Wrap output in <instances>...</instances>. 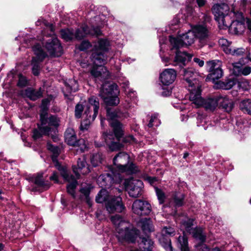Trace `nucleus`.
<instances>
[{
	"label": "nucleus",
	"mask_w": 251,
	"mask_h": 251,
	"mask_svg": "<svg viewBox=\"0 0 251 251\" xmlns=\"http://www.w3.org/2000/svg\"><path fill=\"white\" fill-rule=\"evenodd\" d=\"M37 26H41L43 38L37 39H26L25 42L28 46L34 44L32 50L35 56L32 60V73L35 75L39 74L40 63L48 55L51 57H59L63 53L62 47L60 41L54 34V28L52 24L49 23L43 19H40L36 22Z\"/></svg>",
	"instance_id": "nucleus-1"
},
{
	"label": "nucleus",
	"mask_w": 251,
	"mask_h": 251,
	"mask_svg": "<svg viewBox=\"0 0 251 251\" xmlns=\"http://www.w3.org/2000/svg\"><path fill=\"white\" fill-rule=\"evenodd\" d=\"M50 100L44 99L41 105L40 113L41 125L38 126V129H34L32 137L34 140L41 138L43 135L50 136L54 142H57L58 137L57 134V127L59 125V121L54 116L48 117L47 113Z\"/></svg>",
	"instance_id": "nucleus-2"
},
{
	"label": "nucleus",
	"mask_w": 251,
	"mask_h": 251,
	"mask_svg": "<svg viewBox=\"0 0 251 251\" xmlns=\"http://www.w3.org/2000/svg\"><path fill=\"white\" fill-rule=\"evenodd\" d=\"M196 38L192 29L189 30L186 33L179 35L177 37L170 36L169 41L172 46L171 50H175L176 56L172 64L175 66H178L182 69L186 65V62L192 58V55L186 52H181L178 49L184 46H190L194 43Z\"/></svg>",
	"instance_id": "nucleus-3"
},
{
	"label": "nucleus",
	"mask_w": 251,
	"mask_h": 251,
	"mask_svg": "<svg viewBox=\"0 0 251 251\" xmlns=\"http://www.w3.org/2000/svg\"><path fill=\"white\" fill-rule=\"evenodd\" d=\"M123 113L119 109H107V120L114 134L112 133H105L104 138L106 145L111 151H117L123 147L120 143L121 137L123 135V126L116 118H121Z\"/></svg>",
	"instance_id": "nucleus-4"
},
{
	"label": "nucleus",
	"mask_w": 251,
	"mask_h": 251,
	"mask_svg": "<svg viewBox=\"0 0 251 251\" xmlns=\"http://www.w3.org/2000/svg\"><path fill=\"white\" fill-rule=\"evenodd\" d=\"M100 107L98 99L94 96L90 97L87 105L84 106L81 103H78L75 107V118H80L84 110V120L81 123L80 128L82 130L87 129L91 123L96 118Z\"/></svg>",
	"instance_id": "nucleus-5"
},
{
	"label": "nucleus",
	"mask_w": 251,
	"mask_h": 251,
	"mask_svg": "<svg viewBox=\"0 0 251 251\" xmlns=\"http://www.w3.org/2000/svg\"><path fill=\"white\" fill-rule=\"evenodd\" d=\"M111 220L116 226V236L119 241L131 243L135 241L139 234L138 230L130 228L129 223L123 220L122 217L119 215L112 216Z\"/></svg>",
	"instance_id": "nucleus-6"
},
{
	"label": "nucleus",
	"mask_w": 251,
	"mask_h": 251,
	"mask_svg": "<svg viewBox=\"0 0 251 251\" xmlns=\"http://www.w3.org/2000/svg\"><path fill=\"white\" fill-rule=\"evenodd\" d=\"M110 46V42L107 39H99L94 45L92 61L96 65L106 64L107 57L105 53L108 51Z\"/></svg>",
	"instance_id": "nucleus-7"
},
{
	"label": "nucleus",
	"mask_w": 251,
	"mask_h": 251,
	"mask_svg": "<svg viewBox=\"0 0 251 251\" xmlns=\"http://www.w3.org/2000/svg\"><path fill=\"white\" fill-rule=\"evenodd\" d=\"M215 20L218 22L219 27L222 29L228 28L230 22V15L233 11L229 12V8L226 3L214 4L212 8Z\"/></svg>",
	"instance_id": "nucleus-8"
},
{
	"label": "nucleus",
	"mask_w": 251,
	"mask_h": 251,
	"mask_svg": "<svg viewBox=\"0 0 251 251\" xmlns=\"http://www.w3.org/2000/svg\"><path fill=\"white\" fill-rule=\"evenodd\" d=\"M201 89L196 90L195 93L192 92L190 95V100L195 104L196 107L202 106L206 110L213 111L218 105L219 95L202 99L201 96Z\"/></svg>",
	"instance_id": "nucleus-9"
},
{
	"label": "nucleus",
	"mask_w": 251,
	"mask_h": 251,
	"mask_svg": "<svg viewBox=\"0 0 251 251\" xmlns=\"http://www.w3.org/2000/svg\"><path fill=\"white\" fill-rule=\"evenodd\" d=\"M52 162L54 166L60 172L61 175L63 178L70 183L67 186V192L75 198V189L77 185L76 178L73 176L70 175L66 166L62 165L58 161L57 158H52Z\"/></svg>",
	"instance_id": "nucleus-10"
},
{
	"label": "nucleus",
	"mask_w": 251,
	"mask_h": 251,
	"mask_svg": "<svg viewBox=\"0 0 251 251\" xmlns=\"http://www.w3.org/2000/svg\"><path fill=\"white\" fill-rule=\"evenodd\" d=\"M184 79L187 83L188 89L190 92V95L192 92L195 93L196 90L201 89V85L198 79L199 73L192 68H189L182 70Z\"/></svg>",
	"instance_id": "nucleus-11"
},
{
	"label": "nucleus",
	"mask_w": 251,
	"mask_h": 251,
	"mask_svg": "<svg viewBox=\"0 0 251 251\" xmlns=\"http://www.w3.org/2000/svg\"><path fill=\"white\" fill-rule=\"evenodd\" d=\"M191 29L196 39L198 40V46L202 48L208 43L210 33L204 23L193 25Z\"/></svg>",
	"instance_id": "nucleus-12"
},
{
	"label": "nucleus",
	"mask_w": 251,
	"mask_h": 251,
	"mask_svg": "<svg viewBox=\"0 0 251 251\" xmlns=\"http://www.w3.org/2000/svg\"><path fill=\"white\" fill-rule=\"evenodd\" d=\"M233 14L236 20L231 22L230 20L229 25L227 28L230 33L240 35L242 34L245 29V19L243 17V13L241 12L233 11Z\"/></svg>",
	"instance_id": "nucleus-13"
},
{
	"label": "nucleus",
	"mask_w": 251,
	"mask_h": 251,
	"mask_svg": "<svg viewBox=\"0 0 251 251\" xmlns=\"http://www.w3.org/2000/svg\"><path fill=\"white\" fill-rule=\"evenodd\" d=\"M125 186L131 197L138 198L142 194L143 183L141 180L133 178L127 179L125 182Z\"/></svg>",
	"instance_id": "nucleus-14"
},
{
	"label": "nucleus",
	"mask_w": 251,
	"mask_h": 251,
	"mask_svg": "<svg viewBox=\"0 0 251 251\" xmlns=\"http://www.w3.org/2000/svg\"><path fill=\"white\" fill-rule=\"evenodd\" d=\"M194 220L193 219H188L184 220L181 223V228L185 231L192 235L195 239L199 240L201 242H204L205 240V235L203 233V231L201 227H193Z\"/></svg>",
	"instance_id": "nucleus-15"
},
{
	"label": "nucleus",
	"mask_w": 251,
	"mask_h": 251,
	"mask_svg": "<svg viewBox=\"0 0 251 251\" xmlns=\"http://www.w3.org/2000/svg\"><path fill=\"white\" fill-rule=\"evenodd\" d=\"M106 210L109 213H121L125 208L120 197H111L105 203Z\"/></svg>",
	"instance_id": "nucleus-16"
},
{
	"label": "nucleus",
	"mask_w": 251,
	"mask_h": 251,
	"mask_svg": "<svg viewBox=\"0 0 251 251\" xmlns=\"http://www.w3.org/2000/svg\"><path fill=\"white\" fill-rule=\"evenodd\" d=\"M206 68L210 73V77L213 80L222 77L223 72L221 68L222 62L218 60H212L206 62Z\"/></svg>",
	"instance_id": "nucleus-17"
},
{
	"label": "nucleus",
	"mask_w": 251,
	"mask_h": 251,
	"mask_svg": "<svg viewBox=\"0 0 251 251\" xmlns=\"http://www.w3.org/2000/svg\"><path fill=\"white\" fill-rule=\"evenodd\" d=\"M132 210L137 215H147L151 212V205L146 201L136 200L132 204Z\"/></svg>",
	"instance_id": "nucleus-18"
},
{
	"label": "nucleus",
	"mask_w": 251,
	"mask_h": 251,
	"mask_svg": "<svg viewBox=\"0 0 251 251\" xmlns=\"http://www.w3.org/2000/svg\"><path fill=\"white\" fill-rule=\"evenodd\" d=\"M122 180V177L118 175L112 176L109 173L100 175L98 178V183L101 187H108L112 183L120 182Z\"/></svg>",
	"instance_id": "nucleus-19"
},
{
	"label": "nucleus",
	"mask_w": 251,
	"mask_h": 251,
	"mask_svg": "<svg viewBox=\"0 0 251 251\" xmlns=\"http://www.w3.org/2000/svg\"><path fill=\"white\" fill-rule=\"evenodd\" d=\"M88 34L96 36L100 35L101 32L99 25L95 26L93 25L91 29H89L87 25H84L80 29L76 30L75 34H74V38L80 40Z\"/></svg>",
	"instance_id": "nucleus-20"
},
{
	"label": "nucleus",
	"mask_w": 251,
	"mask_h": 251,
	"mask_svg": "<svg viewBox=\"0 0 251 251\" xmlns=\"http://www.w3.org/2000/svg\"><path fill=\"white\" fill-rule=\"evenodd\" d=\"M176 73L172 69H167L160 75L159 79L163 86H169L175 80Z\"/></svg>",
	"instance_id": "nucleus-21"
},
{
	"label": "nucleus",
	"mask_w": 251,
	"mask_h": 251,
	"mask_svg": "<svg viewBox=\"0 0 251 251\" xmlns=\"http://www.w3.org/2000/svg\"><path fill=\"white\" fill-rule=\"evenodd\" d=\"M89 159L90 158H78L77 168L73 167V171L75 174L76 178H79V173L85 175L90 172V165L87 163Z\"/></svg>",
	"instance_id": "nucleus-22"
},
{
	"label": "nucleus",
	"mask_w": 251,
	"mask_h": 251,
	"mask_svg": "<svg viewBox=\"0 0 251 251\" xmlns=\"http://www.w3.org/2000/svg\"><path fill=\"white\" fill-rule=\"evenodd\" d=\"M119 93V91L118 89V86L116 84L105 83L101 87L100 96L103 99H105L107 97L118 95Z\"/></svg>",
	"instance_id": "nucleus-23"
},
{
	"label": "nucleus",
	"mask_w": 251,
	"mask_h": 251,
	"mask_svg": "<svg viewBox=\"0 0 251 251\" xmlns=\"http://www.w3.org/2000/svg\"><path fill=\"white\" fill-rule=\"evenodd\" d=\"M117 158H113V164L117 166V169L122 173H125L127 174L130 175L136 173L138 171V168L132 162L128 161L127 164L122 165L117 164L116 162Z\"/></svg>",
	"instance_id": "nucleus-24"
},
{
	"label": "nucleus",
	"mask_w": 251,
	"mask_h": 251,
	"mask_svg": "<svg viewBox=\"0 0 251 251\" xmlns=\"http://www.w3.org/2000/svg\"><path fill=\"white\" fill-rule=\"evenodd\" d=\"M194 10L192 5H187L184 9L181 10V13L178 14L172 22V25H176L182 21H186L187 18L194 15Z\"/></svg>",
	"instance_id": "nucleus-25"
},
{
	"label": "nucleus",
	"mask_w": 251,
	"mask_h": 251,
	"mask_svg": "<svg viewBox=\"0 0 251 251\" xmlns=\"http://www.w3.org/2000/svg\"><path fill=\"white\" fill-rule=\"evenodd\" d=\"M93 63L95 66L92 67L90 71V73L92 76L95 77H100L104 79L109 77L110 73L105 67L102 66V64L96 65L94 62Z\"/></svg>",
	"instance_id": "nucleus-26"
},
{
	"label": "nucleus",
	"mask_w": 251,
	"mask_h": 251,
	"mask_svg": "<svg viewBox=\"0 0 251 251\" xmlns=\"http://www.w3.org/2000/svg\"><path fill=\"white\" fill-rule=\"evenodd\" d=\"M34 185L31 191L33 192H42L48 189L50 185L47 182H45L42 176H37L34 179Z\"/></svg>",
	"instance_id": "nucleus-27"
},
{
	"label": "nucleus",
	"mask_w": 251,
	"mask_h": 251,
	"mask_svg": "<svg viewBox=\"0 0 251 251\" xmlns=\"http://www.w3.org/2000/svg\"><path fill=\"white\" fill-rule=\"evenodd\" d=\"M218 104L220 107L227 112H230L233 108V102L226 96L219 95Z\"/></svg>",
	"instance_id": "nucleus-28"
},
{
	"label": "nucleus",
	"mask_w": 251,
	"mask_h": 251,
	"mask_svg": "<svg viewBox=\"0 0 251 251\" xmlns=\"http://www.w3.org/2000/svg\"><path fill=\"white\" fill-rule=\"evenodd\" d=\"M65 142L69 145L75 146L77 143L75 131L72 128H68L65 133Z\"/></svg>",
	"instance_id": "nucleus-29"
},
{
	"label": "nucleus",
	"mask_w": 251,
	"mask_h": 251,
	"mask_svg": "<svg viewBox=\"0 0 251 251\" xmlns=\"http://www.w3.org/2000/svg\"><path fill=\"white\" fill-rule=\"evenodd\" d=\"M184 196L181 193H176L169 202V206L180 207L183 204Z\"/></svg>",
	"instance_id": "nucleus-30"
},
{
	"label": "nucleus",
	"mask_w": 251,
	"mask_h": 251,
	"mask_svg": "<svg viewBox=\"0 0 251 251\" xmlns=\"http://www.w3.org/2000/svg\"><path fill=\"white\" fill-rule=\"evenodd\" d=\"M24 95L30 100H35L42 96V91L41 88L37 90L28 88L25 91Z\"/></svg>",
	"instance_id": "nucleus-31"
},
{
	"label": "nucleus",
	"mask_w": 251,
	"mask_h": 251,
	"mask_svg": "<svg viewBox=\"0 0 251 251\" xmlns=\"http://www.w3.org/2000/svg\"><path fill=\"white\" fill-rule=\"evenodd\" d=\"M140 224L142 229L146 233L151 232L153 230L152 221L150 219L145 218L142 219Z\"/></svg>",
	"instance_id": "nucleus-32"
},
{
	"label": "nucleus",
	"mask_w": 251,
	"mask_h": 251,
	"mask_svg": "<svg viewBox=\"0 0 251 251\" xmlns=\"http://www.w3.org/2000/svg\"><path fill=\"white\" fill-rule=\"evenodd\" d=\"M153 245V242L148 236L142 238L140 246L144 251H150L152 248Z\"/></svg>",
	"instance_id": "nucleus-33"
},
{
	"label": "nucleus",
	"mask_w": 251,
	"mask_h": 251,
	"mask_svg": "<svg viewBox=\"0 0 251 251\" xmlns=\"http://www.w3.org/2000/svg\"><path fill=\"white\" fill-rule=\"evenodd\" d=\"M177 244L181 251H189L188 247L187 238L185 236L184 233L182 236H179L177 240Z\"/></svg>",
	"instance_id": "nucleus-34"
},
{
	"label": "nucleus",
	"mask_w": 251,
	"mask_h": 251,
	"mask_svg": "<svg viewBox=\"0 0 251 251\" xmlns=\"http://www.w3.org/2000/svg\"><path fill=\"white\" fill-rule=\"evenodd\" d=\"M47 149L50 153L53 154L52 157H57L63 150L62 146H55L51 144L50 142L47 143Z\"/></svg>",
	"instance_id": "nucleus-35"
},
{
	"label": "nucleus",
	"mask_w": 251,
	"mask_h": 251,
	"mask_svg": "<svg viewBox=\"0 0 251 251\" xmlns=\"http://www.w3.org/2000/svg\"><path fill=\"white\" fill-rule=\"evenodd\" d=\"M239 106L244 113L251 115V99H246L241 101Z\"/></svg>",
	"instance_id": "nucleus-36"
},
{
	"label": "nucleus",
	"mask_w": 251,
	"mask_h": 251,
	"mask_svg": "<svg viewBox=\"0 0 251 251\" xmlns=\"http://www.w3.org/2000/svg\"><path fill=\"white\" fill-rule=\"evenodd\" d=\"M60 34L62 38L66 41L72 40L75 37L73 30L68 28L62 29Z\"/></svg>",
	"instance_id": "nucleus-37"
},
{
	"label": "nucleus",
	"mask_w": 251,
	"mask_h": 251,
	"mask_svg": "<svg viewBox=\"0 0 251 251\" xmlns=\"http://www.w3.org/2000/svg\"><path fill=\"white\" fill-rule=\"evenodd\" d=\"M166 38L165 37H162L161 38L159 39V44L160 46V56L162 58V60L163 62H164L166 64V65H167V63H170V58L169 57H165L163 55V53L164 52L163 49L164 45L165 43V42L166 41Z\"/></svg>",
	"instance_id": "nucleus-38"
},
{
	"label": "nucleus",
	"mask_w": 251,
	"mask_h": 251,
	"mask_svg": "<svg viewBox=\"0 0 251 251\" xmlns=\"http://www.w3.org/2000/svg\"><path fill=\"white\" fill-rule=\"evenodd\" d=\"M110 197H108L107 191L104 189H102L96 196V201L98 203H102L103 201L105 203Z\"/></svg>",
	"instance_id": "nucleus-39"
},
{
	"label": "nucleus",
	"mask_w": 251,
	"mask_h": 251,
	"mask_svg": "<svg viewBox=\"0 0 251 251\" xmlns=\"http://www.w3.org/2000/svg\"><path fill=\"white\" fill-rule=\"evenodd\" d=\"M91 188L92 187L90 185L87 184L84 186H82L80 189V192L85 197L87 203L90 206L92 205V201L89 197V194Z\"/></svg>",
	"instance_id": "nucleus-40"
},
{
	"label": "nucleus",
	"mask_w": 251,
	"mask_h": 251,
	"mask_svg": "<svg viewBox=\"0 0 251 251\" xmlns=\"http://www.w3.org/2000/svg\"><path fill=\"white\" fill-rule=\"evenodd\" d=\"M219 45L223 48L224 52L228 54L230 52L231 47H230L231 43L225 38H221L219 40Z\"/></svg>",
	"instance_id": "nucleus-41"
},
{
	"label": "nucleus",
	"mask_w": 251,
	"mask_h": 251,
	"mask_svg": "<svg viewBox=\"0 0 251 251\" xmlns=\"http://www.w3.org/2000/svg\"><path fill=\"white\" fill-rule=\"evenodd\" d=\"M238 63H235L233 65L234 69H238V72L237 74V75H247L251 73V67L249 66H245L243 68H240L239 66H238ZM234 72H236L235 70H234Z\"/></svg>",
	"instance_id": "nucleus-42"
},
{
	"label": "nucleus",
	"mask_w": 251,
	"mask_h": 251,
	"mask_svg": "<svg viewBox=\"0 0 251 251\" xmlns=\"http://www.w3.org/2000/svg\"><path fill=\"white\" fill-rule=\"evenodd\" d=\"M104 102L109 105H117L120 102V100L118 97V95H113L107 97L105 99H103Z\"/></svg>",
	"instance_id": "nucleus-43"
},
{
	"label": "nucleus",
	"mask_w": 251,
	"mask_h": 251,
	"mask_svg": "<svg viewBox=\"0 0 251 251\" xmlns=\"http://www.w3.org/2000/svg\"><path fill=\"white\" fill-rule=\"evenodd\" d=\"M75 147L77 152H82L87 150L86 142L83 139L78 140Z\"/></svg>",
	"instance_id": "nucleus-44"
},
{
	"label": "nucleus",
	"mask_w": 251,
	"mask_h": 251,
	"mask_svg": "<svg viewBox=\"0 0 251 251\" xmlns=\"http://www.w3.org/2000/svg\"><path fill=\"white\" fill-rule=\"evenodd\" d=\"M236 82V80L234 78L228 79L225 82H222L220 87L223 89L229 90L235 85Z\"/></svg>",
	"instance_id": "nucleus-45"
},
{
	"label": "nucleus",
	"mask_w": 251,
	"mask_h": 251,
	"mask_svg": "<svg viewBox=\"0 0 251 251\" xmlns=\"http://www.w3.org/2000/svg\"><path fill=\"white\" fill-rule=\"evenodd\" d=\"M160 124V120L158 118L157 114H153L151 117V119L149 121V123L148 125L149 127H152L154 126H157Z\"/></svg>",
	"instance_id": "nucleus-46"
},
{
	"label": "nucleus",
	"mask_w": 251,
	"mask_h": 251,
	"mask_svg": "<svg viewBox=\"0 0 251 251\" xmlns=\"http://www.w3.org/2000/svg\"><path fill=\"white\" fill-rule=\"evenodd\" d=\"M245 50L242 48L234 49L231 48L230 52L228 54H230L232 55L238 57L242 56L245 53Z\"/></svg>",
	"instance_id": "nucleus-47"
},
{
	"label": "nucleus",
	"mask_w": 251,
	"mask_h": 251,
	"mask_svg": "<svg viewBox=\"0 0 251 251\" xmlns=\"http://www.w3.org/2000/svg\"><path fill=\"white\" fill-rule=\"evenodd\" d=\"M155 190L160 204H162L166 198L164 193L161 189L157 187H155Z\"/></svg>",
	"instance_id": "nucleus-48"
},
{
	"label": "nucleus",
	"mask_w": 251,
	"mask_h": 251,
	"mask_svg": "<svg viewBox=\"0 0 251 251\" xmlns=\"http://www.w3.org/2000/svg\"><path fill=\"white\" fill-rule=\"evenodd\" d=\"M175 230L171 227H164L162 230V234L164 236H173L175 235Z\"/></svg>",
	"instance_id": "nucleus-49"
},
{
	"label": "nucleus",
	"mask_w": 251,
	"mask_h": 251,
	"mask_svg": "<svg viewBox=\"0 0 251 251\" xmlns=\"http://www.w3.org/2000/svg\"><path fill=\"white\" fill-rule=\"evenodd\" d=\"M91 46L90 43L88 41H83L79 45L78 48L80 50H85Z\"/></svg>",
	"instance_id": "nucleus-50"
},
{
	"label": "nucleus",
	"mask_w": 251,
	"mask_h": 251,
	"mask_svg": "<svg viewBox=\"0 0 251 251\" xmlns=\"http://www.w3.org/2000/svg\"><path fill=\"white\" fill-rule=\"evenodd\" d=\"M27 84V80L25 77L22 75H19V81L18 82V85L20 87L25 86Z\"/></svg>",
	"instance_id": "nucleus-51"
},
{
	"label": "nucleus",
	"mask_w": 251,
	"mask_h": 251,
	"mask_svg": "<svg viewBox=\"0 0 251 251\" xmlns=\"http://www.w3.org/2000/svg\"><path fill=\"white\" fill-rule=\"evenodd\" d=\"M125 143H133L135 142V139L132 135L126 136L124 139Z\"/></svg>",
	"instance_id": "nucleus-52"
},
{
	"label": "nucleus",
	"mask_w": 251,
	"mask_h": 251,
	"mask_svg": "<svg viewBox=\"0 0 251 251\" xmlns=\"http://www.w3.org/2000/svg\"><path fill=\"white\" fill-rule=\"evenodd\" d=\"M100 158H90L89 161H91V164L93 167H96L98 165L100 162Z\"/></svg>",
	"instance_id": "nucleus-53"
},
{
	"label": "nucleus",
	"mask_w": 251,
	"mask_h": 251,
	"mask_svg": "<svg viewBox=\"0 0 251 251\" xmlns=\"http://www.w3.org/2000/svg\"><path fill=\"white\" fill-rule=\"evenodd\" d=\"M162 89L164 90L162 92V96H168L169 95H171V91L170 89H169L168 88L165 89L164 88H163L162 87Z\"/></svg>",
	"instance_id": "nucleus-54"
},
{
	"label": "nucleus",
	"mask_w": 251,
	"mask_h": 251,
	"mask_svg": "<svg viewBox=\"0 0 251 251\" xmlns=\"http://www.w3.org/2000/svg\"><path fill=\"white\" fill-rule=\"evenodd\" d=\"M198 122H197V125L198 126H203V125L202 124V123H205V120L201 116H198L197 118Z\"/></svg>",
	"instance_id": "nucleus-55"
},
{
	"label": "nucleus",
	"mask_w": 251,
	"mask_h": 251,
	"mask_svg": "<svg viewBox=\"0 0 251 251\" xmlns=\"http://www.w3.org/2000/svg\"><path fill=\"white\" fill-rule=\"evenodd\" d=\"M199 251H209L208 248L205 244H201L198 246Z\"/></svg>",
	"instance_id": "nucleus-56"
},
{
	"label": "nucleus",
	"mask_w": 251,
	"mask_h": 251,
	"mask_svg": "<svg viewBox=\"0 0 251 251\" xmlns=\"http://www.w3.org/2000/svg\"><path fill=\"white\" fill-rule=\"evenodd\" d=\"M194 61L198 64V65L200 67H202L204 65V61L202 60H201L200 59L198 58H194Z\"/></svg>",
	"instance_id": "nucleus-57"
},
{
	"label": "nucleus",
	"mask_w": 251,
	"mask_h": 251,
	"mask_svg": "<svg viewBox=\"0 0 251 251\" xmlns=\"http://www.w3.org/2000/svg\"><path fill=\"white\" fill-rule=\"evenodd\" d=\"M50 179L54 181L55 182H56V183H58V176H57V174L54 173L52 174V175L51 176H50Z\"/></svg>",
	"instance_id": "nucleus-58"
},
{
	"label": "nucleus",
	"mask_w": 251,
	"mask_h": 251,
	"mask_svg": "<svg viewBox=\"0 0 251 251\" xmlns=\"http://www.w3.org/2000/svg\"><path fill=\"white\" fill-rule=\"evenodd\" d=\"M196 1L199 7H202L206 3V0H196Z\"/></svg>",
	"instance_id": "nucleus-59"
},
{
	"label": "nucleus",
	"mask_w": 251,
	"mask_h": 251,
	"mask_svg": "<svg viewBox=\"0 0 251 251\" xmlns=\"http://www.w3.org/2000/svg\"><path fill=\"white\" fill-rule=\"evenodd\" d=\"M115 157H130V155L127 154L125 152H120L118 154H116Z\"/></svg>",
	"instance_id": "nucleus-60"
},
{
	"label": "nucleus",
	"mask_w": 251,
	"mask_h": 251,
	"mask_svg": "<svg viewBox=\"0 0 251 251\" xmlns=\"http://www.w3.org/2000/svg\"><path fill=\"white\" fill-rule=\"evenodd\" d=\"M147 179L151 184L153 183L155 181L157 180L156 177L151 176L147 177Z\"/></svg>",
	"instance_id": "nucleus-61"
},
{
	"label": "nucleus",
	"mask_w": 251,
	"mask_h": 251,
	"mask_svg": "<svg viewBox=\"0 0 251 251\" xmlns=\"http://www.w3.org/2000/svg\"><path fill=\"white\" fill-rule=\"evenodd\" d=\"M123 107L125 109H127L130 107V103L127 100H126L125 102L123 104Z\"/></svg>",
	"instance_id": "nucleus-62"
},
{
	"label": "nucleus",
	"mask_w": 251,
	"mask_h": 251,
	"mask_svg": "<svg viewBox=\"0 0 251 251\" xmlns=\"http://www.w3.org/2000/svg\"><path fill=\"white\" fill-rule=\"evenodd\" d=\"M246 22L247 23L249 29L251 31V20L250 19H246Z\"/></svg>",
	"instance_id": "nucleus-63"
},
{
	"label": "nucleus",
	"mask_w": 251,
	"mask_h": 251,
	"mask_svg": "<svg viewBox=\"0 0 251 251\" xmlns=\"http://www.w3.org/2000/svg\"><path fill=\"white\" fill-rule=\"evenodd\" d=\"M203 18H204V21L206 22H208L210 20V17L207 15H204Z\"/></svg>",
	"instance_id": "nucleus-64"
}]
</instances>
